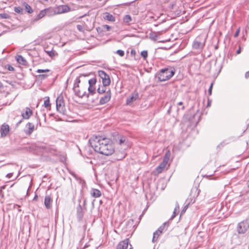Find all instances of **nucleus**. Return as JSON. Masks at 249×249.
<instances>
[{"instance_id":"nucleus-1","label":"nucleus","mask_w":249,"mask_h":249,"mask_svg":"<svg viewBox=\"0 0 249 249\" xmlns=\"http://www.w3.org/2000/svg\"><path fill=\"white\" fill-rule=\"evenodd\" d=\"M91 147L96 152L106 156L110 155L114 152V149L110 140L102 136H95L89 140Z\"/></svg>"},{"instance_id":"nucleus-2","label":"nucleus","mask_w":249,"mask_h":249,"mask_svg":"<svg viewBox=\"0 0 249 249\" xmlns=\"http://www.w3.org/2000/svg\"><path fill=\"white\" fill-rule=\"evenodd\" d=\"M80 83V80L79 77H77L74 81L73 87V90L75 94L80 98H83L84 97H88L89 94H87L86 92L87 88L81 87L80 88L79 86Z\"/></svg>"},{"instance_id":"nucleus-3","label":"nucleus","mask_w":249,"mask_h":249,"mask_svg":"<svg viewBox=\"0 0 249 249\" xmlns=\"http://www.w3.org/2000/svg\"><path fill=\"white\" fill-rule=\"evenodd\" d=\"M170 156V151L168 150L166 153L162 162L156 167V168L153 171V174L154 175H158L159 174L161 173L165 169H167V165L168 161L169 160Z\"/></svg>"},{"instance_id":"nucleus-4","label":"nucleus","mask_w":249,"mask_h":249,"mask_svg":"<svg viewBox=\"0 0 249 249\" xmlns=\"http://www.w3.org/2000/svg\"><path fill=\"white\" fill-rule=\"evenodd\" d=\"M236 231L239 234H244L249 232V220L246 219L239 222L237 225Z\"/></svg>"},{"instance_id":"nucleus-5","label":"nucleus","mask_w":249,"mask_h":249,"mask_svg":"<svg viewBox=\"0 0 249 249\" xmlns=\"http://www.w3.org/2000/svg\"><path fill=\"white\" fill-rule=\"evenodd\" d=\"M206 38L203 36H197L194 40L193 47L194 49L201 51L205 44Z\"/></svg>"},{"instance_id":"nucleus-6","label":"nucleus","mask_w":249,"mask_h":249,"mask_svg":"<svg viewBox=\"0 0 249 249\" xmlns=\"http://www.w3.org/2000/svg\"><path fill=\"white\" fill-rule=\"evenodd\" d=\"M169 226H170V222H169V221H167V222H164L162 224V225H161L160 227H159V229L153 233L152 242L153 243L156 242L157 240L160 235L163 231H166Z\"/></svg>"},{"instance_id":"nucleus-7","label":"nucleus","mask_w":249,"mask_h":249,"mask_svg":"<svg viewBox=\"0 0 249 249\" xmlns=\"http://www.w3.org/2000/svg\"><path fill=\"white\" fill-rule=\"evenodd\" d=\"M171 76V71L168 68L163 69L160 70L159 73V79L161 81H164L169 79Z\"/></svg>"},{"instance_id":"nucleus-8","label":"nucleus","mask_w":249,"mask_h":249,"mask_svg":"<svg viewBox=\"0 0 249 249\" xmlns=\"http://www.w3.org/2000/svg\"><path fill=\"white\" fill-rule=\"evenodd\" d=\"M98 75L102 79L103 85L104 86H109L110 84L109 76L103 71H99Z\"/></svg>"},{"instance_id":"nucleus-9","label":"nucleus","mask_w":249,"mask_h":249,"mask_svg":"<svg viewBox=\"0 0 249 249\" xmlns=\"http://www.w3.org/2000/svg\"><path fill=\"white\" fill-rule=\"evenodd\" d=\"M56 107L58 111L63 113L64 111V103L63 97L59 96L56 100Z\"/></svg>"},{"instance_id":"nucleus-10","label":"nucleus","mask_w":249,"mask_h":249,"mask_svg":"<svg viewBox=\"0 0 249 249\" xmlns=\"http://www.w3.org/2000/svg\"><path fill=\"white\" fill-rule=\"evenodd\" d=\"M56 14H61L67 13L71 10V8L66 5H60L55 7Z\"/></svg>"},{"instance_id":"nucleus-11","label":"nucleus","mask_w":249,"mask_h":249,"mask_svg":"<svg viewBox=\"0 0 249 249\" xmlns=\"http://www.w3.org/2000/svg\"><path fill=\"white\" fill-rule=\"evenodd\" d=\"M139 95L137 91H134L131 95L127 98L126 103L127 105H131L132 103L139 99Z\"/></svg>"},{"instance_id":"nucleus-12","label":"nucleus","mask_w":249,"mask_h":249,"mask_svg":"<svg viewBox=\"0 0 249 249\" xmlns=\"http://www.w3.org/2000/svg\"><path fill=\"white\" fill-rule=\"evenodd\" d=\"M111 98V92L110 89H108L106 92L105 95L101 97L99 103L100 105H104L107 103Z\"/></svg>"},{"instance_id":"nucleus-13","label":"nucleus","mask_w":249,"mask_h":249,"mask_svg":"<svg viewBox=\"0 0 249 249\" xmlns=\"http://www.w3.org/2000/svg\"><path fill=\"white\" fill-rule=\"evenodd\" d=\"M10 130L9 126L6 124H3L1 125L0 129V133L1 137H6Z\"/></svg>"},{"instance_id":"nucleus-14","label":"nucleus","mask_w":249,"mask_h":249,"mask_svg":"<svg viewBox=\"0 0 249 249\" xmlns=\"http://www.w3.org/2000/svg\"><path fill=\"white\" fill-rule=\"evenodd\" d=\"M126 138L125 137L119 135L117 134L116 136H114V141L115 142L119 144L120 145H122L124 144L126 142Z\"/></svg>"},{"instance_id":"nucleus-15","label":"nucleus","mask_w":249,"mask_h":249,"mask_svg":"<svg viewBox=\"0 0 249 249\" xmlns=\"http://www.w3.org/2000/svg\"><path fill=\"white\" fill-rule=\"evenodd\" d=\"M129 244V240L125 239L120 242L117 247V249H127Z\"/></svg>"},{"instance_id":"nucleus-16","label":"nucleus","mask_w":249,"mask_h":249,"mask_svg":"<svg viewBox=\"0 0 249 249\" xmlns=\"http://www.w3.org/2000/svg\"><path fill=\"white\" fill-rule=\"evenodd\" d=\"M27 129L25 130V132L27 135H30L35 130V125L31 123H28L26 124Z\"/></svg>"},{"instance_id":"nucleus-17","label":"nucleus","mask_w":249,"mask_h":249,"mask_svg":"<svg viewBox=\"0 0 249 249\" xmlns=\"http://www.w3.org/2000/svg\"><path fill=\"white\" fill-rule=\"evenodd\" d=\"M45 12L46 13V16L48 17H52L56 14L55 8L53 7H49L46 9H45Z\"/></svg>"},{"instance_id":"nucleus-18","label":"nucleus","mask_w":249,"mask_h":249,"mask_svg":"<svg viewBox=\"0 0 249 249\" xmlns=\"http://www.w3.org/2000/svg\"><path fill=\"white\" fill-rule=\"evenodd\" d=\"M33 112L32 110L29 107H26L25 108V112H23L21 114V116L23 119H28L32 115Z\"/></svg>"},{"instance_id":"nucleus-19","label":"nucleus","mask_w":249,"mask_h":249,"mask_svg":"<svg viewBox=\"0 0 249 249\" xmlns=\"http://www.w3.org/2000/svg\"><path fill=\"white\" fill-rule=\"evenodd\" d=\"M91 195L94 197H99L101 196V192L98 189H92L91 191Z\"/></svg>"},{"instance_id":"nucleus-20","label":"nucleus","mask_w":249,"mask_h":249,"mask_svg":"<svg viewBox=\"0 0 249 249\" xmlns=\"http://www.w3.org/2000/svg\"><path fill=\"white\" fill-rule=\"evenodd\" d=\"M51 198L49 196H47L45 197L44 204L47 209H50L51 208Z\"/></svg>"},{"instance_id":"nucleus-21","label":"nucleus","mask_w":249,"mask_h":249,"mask_svg":"<svg viewBox=\"0 0 249 249\" xmlns=\"http://www.w3.org/2000/svg\"><path fill=\"white\" fill-rule=\"evenodd\" d=\"M77 217L79 220H81L83 216V210L80 204H79L77 209Z\"/></svg>"},{"instance_id":"nucleus-22","label":"nucleus","mask_w":249,"mask_h":249,"mask_svg":"<svg viewBox=\"0 0 249 249\" xmlns=\"http://www.w3.org/2000/svg\"><path fill=\"white\" fill-rule=\"evenodd\" d=\"M45 16H46V13L45 12V9L42 10L40 11V12L39 13V14L37 15L35 19V20L37 21V20L42 18Z\"/></svg>"},{"instance_id":"nucleus-23","label":"nucleus","mask_w":249,"mask_h":249,"mask_svg":"<svg viewBox=\"0 0 249 249\" xmlns=\"http://www.w3.org/2000/svg\"><path fill=\"white\" fill-rule=\"evenodd\" d=\"M18 62L21 65H26V61L21 55H18L16 57Z\"/></svg>"},{"instance_id":"nucleus-24","label":"nucleus","mask_w":249,"mask_h":249,"mask_svg":"<svg viewBox=\"0 0 249 249\" xmlns=\"http://www.w3.org/2000/svg\"><path fill=\"white\" fill-rule=\"evenodd\" d=\"M45 52L52 58L57 55V53L53 50L50 51L45 50Z\"/></svg>"},{"instance_id":"nucleus-25","label":"nucleus","mask_w":249,"mask_h":249,"mask_svg":"<svg viewBox=\"0 0 249 249\" xmlns=\"http://www.w3.org/2000/svg\"><path fill=\"white\" fill-rule=\"evenodd\" d=\"M179 212V206L178 203H177L176 207L174 209L173 214H172V219L174 218V217L176 216L177 214H178Z\"/></svg>"},{"instance_id":"nucleus-26","label":"nucleus","mask_w":249,"mask_h":249,"mask_svg":"<svg viewBox=\"0 0 249 249\" xmlns=\"http://www.w3.org/2000/svg\"><path fill=\"white\" fill-rule=\"evenodd\" d=\"M107 86H104L103 85L101 87H99L97 89V91L99 94H103L105 93L106 94V92L107 91H106L107 89Z\"/></svg>"},{"instance_id":"nucleus-27","label":"nucleus","mask_w":249,"mask_h":249,"mask_svg":"<svg viewBox=\"0 0 249 249\" xmlns=\"http://www.w3.org/2000/svg\"><path fill=\"white\" fill-rule=\"evenodd\" d=\"M23 5L25 7V9L27 13L31 14L33 12V10L28 4L24 2Z\"/></svg>"},{"instance_id":"nucleus-28","label":"nucleus","mask_w":249,"mask_h":249,"mask_svg":"<svg viewBox=\"0 0 249 249\" xmlns=\"http://www.w3.org/2000/svg\"><path fill=\"white\" fill-rule=\"evenodd\" d=\"M123 20L125 23H129L132 21V18L130 15H127L124 17Z\"/></svg>"},{"instance_id":"nucleus-29","label":"nucleus","mask_w":249,"mask_h":249,"mask_svg":"<svg viewBox=\"0 0 249 249\" xmlns=\"http://www.w3.org/2000/svg\"><path fill=\"white\" fill-rule=\"evenodd\" d=\"M105 19L110 21H113L115 20L114 17L112 15L108 13H107Z\"/></svg>"},{"instance_id":"nucleus-30","label":"nucleus","mask_w":249,"mask_h":249,"mask_svg":"<svg viewBox=\"0 0 249 249\" xmlns=\"http://www.w3.org/2000/svg\"><path fill=\"white\" fill-rule=\"evenodd\" d=\"M88 91L89 94L93 95L95 93V88L94 87L89 86L88 88Z\"/></svg>"},{"instance_id":"nucleus-31","label":"nucleus","mask_w":249,"mask_h":249,"mask_svg":"<svg viewBox=\"0 0 249 249\" xmlns=\"http://www.w3.org/2000/svg\"><path fill=\"white\" fill-rule=\"evenodd\" d=\"M96 80L95 78H91L89 80V86L94 87L96 84Z\"/></svg>"},{"instance_id":"nucleus-32","label":"nucleus","mask_w":249,"mask_h":249,"mask_svg":"<svg viewBox=\"0 0 249 249\" xmlns=\"http://www.w3.org/2000/svg\"><path fill=\"white\" fill-rule=\"evenodd\" d=\"M44 106L45 107H48L50 106L49 98L47 97L44 102Z\"/></svg>"},{"instance_id":"nucleus-33","label":"nucleus","mask_w":249,"mask_h":249,"mask_svg":"<svg viewBox=\"0 0 249 249\" xmlns=\"http://www.w3.org/2000/svg\"><path fill=\"white\" fill-rule=\"evenodd\" d=\"M157 37L158 36L155 33H152L150 34V38L153 40H156Z\"/></svg>"},{"instance_id":"nucleus-34","label":"nucleus","mask_w":249,"mask_h":249,"mask_svg":"<svg viewBox=\"0 0 249 249\" xmlns=\"http://www.w3.org/2000/svg\"><path fill=\"white\" fill-rule=\"evenodd\" d=\"M189 206V203L184 206L183 209L182 210L180 213V216L183 215L186 212V210L188 209Z\"/></svg>"},{"instance_id":"nucleus-35","label":"nucleus","mask_w":249,"mask_h":249,"mask_svg":"<svg viewBox=\"0 0 249 249\" xmlns=\"http://www.w3.org/2000/svg\"><path fill=\"white\" fill-rule=\"evenodd\" d=\"M141 56L143 57V58L145 59L147 57L148 53L146 51H142L141 52Z\"/></svg>"},{"instance_id":"nucleus-36","label":"nucleus","mask_w":249,"mask_h":249,"mask_svg":"<svg viewBox=\"0 0 249 249\" xmlns=\"http://www.w3.org/2000/svg\"><path fill=\"white\" fill-rule=\"evenodd\" d=\"M14 11L17 13H20L22 11V9L20 7H16L14 8Z\"/></svg>"},{"instance_id":"nucleus-37","label":"nucleus","mask_w":249,"mask_h":249,"mask_svg":"<svg viewBox=\"0 0 249 249\" xmlns=\"http://www.w3.org/2000/svg\"><path fill=\"white\" fill-rule=\"evenodd\" d=\"M116 53L120 56H124V51L121 50H118L117 51Z\"/></svg>"},{"instance_id":"nucleus-38","label":"nucleus","mask_w":249,"mask_h":249,"mask_svg":"<svg viewBox=\"0 0 249 249\" xmlns=\"http://www.w3.org/2000/svg\"><path fill=\"white\" fill-rule=\"evenodd\" d=\"M50 71V70L48 69H45V70H42V69H38L36 71V72L38 73H42V72H46Z\"/></svg>"},{"instance_id":"nucleus-39","label":"nucleus","mask_w":249,"mask_h":249,"mask_svg":"<svg viewBox=\"0 0 249 249\" xmlns=\"http://www.w3.org/2000/svg\"><path fill=\"white\" fill-rule=\"evenodd\" d=\"M176 106H181V109L183 110L184 109V107L183 106V103L182 102H178L176 104Z\"/></svg>"},{"instance_id":"nucleus-40","label":"nucleus","mask_w":249,"mask_h":249,"mask_svg":"<svg viewBox=\"0 0 249 249\" xmlns=\"http://www.w3.org/2000/svg\"><path fill=\"white\" fill-rule=\"evenodd\" d=\"M48 76L46 74H39L38 75V77L41 80L44 79L46 78Z\"/></svg>"},{"instance_id":"nucleus-41","label":"nucleus","mask_w":249,"mask_h":249,"mask_svg":"<svg viewBox=\"0 0 249 249\" xmlns=\"http://www.w3.org/2000/svg\"><path fill=\"white\" fill-rule=\"evenodd\" d=\"M77 29L81 32L83 31V26L82 25H77Z\"/></svg>"},{"instance_id":"nucleus-42","label":"nucleus","mask_w":249,"mask_h":249,"mask_svg":"<svg viewBox=\"0 0 249 249\" xmlns=\"http://www.w3.org/2000/svg\"><path fill=\"white\" fill-rule=\"evenodd\" d=\"M240 33V28H239L236 31L234 35V36L235 37H237L239 36Z\"/></svg>"},{"instance_id":"nucleus-43","label":"nucleus","mask_w":249,"mask_h":249,"mask_svg":"<svg viewBox=\"0 0 249 249\" xmlns=\"http://www.w3.org/2000/svg\"><path fill=\"white\" fill-rule=\"evenodd\" d=\"M7 69L9 71H13L14 70V68L13 67H12V66L11 65H8L7 66Z\"/></svg>"},{"instance_id":"nucleus-44","label":"nucleus","mask_w":249,"mask_h":249,"mask_svg":"<svg viewBox=\"0 0 249 249\" xmlns=\"http://www.w3.org/2000/svg\"><path fill=\"white\" fill-rule=\"evenodd\" d=\"M213 84L212 83L209 89L208 92H209V95H211L212 94V88H213Z\"/></svg>"},{"instance_id":"nucleus-45","label":"nucleus","mask_w":249,"mask_h":249,"mask_svg":"<svg viewBox=\"0 0 249 249\" xmlns=\"http://www.w3.org/2000/svg\"><path fill=\"white\" fill-rule=\"evenodd\" d=\"M180 12H181L180 11H177L175 14L172 13V18H174V17H173L174 14H175V16H178L180 14Z\"/></svg>"},{"instance_id":"nucleus-46","label":"nucleus","mask_w":249,"mask_h":249,"mask_svg":"<svg viewBox=\"0 0 249 249\" xmlns=\"http://www.w3.org/2000/svg\"><path fill=\"white\" fill-rule=\"evenodd\" d=\"M13 176V173H9L8 174H7V175L6 176V177L7 178H11Z\"/></svg>"},{"instance_id":"nucleus-47","label":"nucleus","mask_w":249,"mask_h":249,"mask_svg":"<svg viewBox=\"0 0 249 249\" xmlns=\"http://www.w3.org/2000/svg\"><path fill=\"white\" fill-rule=\"evenodd\" d=\"M180 44V41L179 42H177L176 44L172 45V48L175 46H178Z\"/></svg>"},{"instance_id":"nucleus-48","label":"nucleus","mask_w":249,"mask_h":249,"mask_svg":"<svg viewBox=\"0 0 249 249\" xmlns=\"http://www.w3.org/2000/svg\"><path fill=\"white\" fill-rule=\"evenodd\" d=\"M6 14H0V16L1 17H2V18H7V16H6Z\"/></svg>"},{"instance_id":"nucleus-49","label":"nucleus","mask_w":249,"mask_h":249,"mask_svg":"<svg viewBox=\"0 0 249 249\" xmlns=\"http://www.w3.org/2000/svg\"><path fill=\"white\" fill-rule=\"evenodd\" d=\"M245 76L246 78H248L249 77V71L246 72Z\"/></svg>"},{"instance_id":"nucleus-50","label":"nucleus","mask_w":249,"mask_h":249,"mask_svg":"<svg viewBox=\"0 0 249 249\" xmlns=\"http://www.w3.org/2000/svg\"><path fill=\"white\" fill-rule=\"evenodd\" d=\"M131 54L132 55H135V54H136V52H135V51L134 50H132L131 51Z\"/></svg>"},{"instance_id":"nucleus-51","label":"nucleus","mask_w":249,"mask_h":249,"mask_svg":"<svg viewBox=\"0 0 249 249\" xmlns=\"http://www.w3.org/2000/svg\"><path fill=\"white\" fill-rule=\"evenodd\" d=\"M241 53V48H239L236 51L237 54H239Z\"/></svg>"},{"instance_id":"nucleus-52","label":"nucleus","mask_w":249,"mask_h":249,"mask_svg":"<svg viewBox=\"0 0 249 249\" xmlns=\"http://www.w3.org/2000/svg\"><path fill=\"white\" fill-rule=\"evenodd\" d=\"M175 69L173 70H172V76H174V74H175Z\"/></svg>"},{"instance_id":"nucleus-53","label":"nucleus","mask_w":249,"mask_h":249,"mask_svg":"<svg viewBox=\"0 0 249 249\" xmlns=\"http://www.w3.org/2000/svg\"><path fill=\"white\" fill-rule=\"evenodd\" d=\"M106 28L107 29V30H109V29H110V27L108 25H106Z\"/></svg>"},{"instance_id":"nucleus-54","label":"nucleus","mask_w":249,"mask_h":249,"mask_svg":"<svg viewBox=\"0 0 249 249\" xmlns=\"http://www.w3.org/2000/svg\"><path fill=\"white\" fill-rule=\"evenodd\" d=\"M171 107V106H170V107H169V109L168 110V111H167V112H168V113H169V112H170Z\"/></svg>"},{"instance_id":"nucleus-55","label":"nucleus","mask_w":249,"mask_h":249,"mask_svg":"<svg viewBox=\"0 0 249 249\" xmlns=\"http://www.w3.org/2000/svg\"><path fill=\"white\" fill-rule=\"evenodd\" d=\"M179 110V108L178 107H177V111H178Z\"/></svg>"},{"instance_id":"nucleus-56","label":"nucleus","mask_w":249,"mask_h":249,"mask_svg":"<svg viewBox=\"0 0 249 249\" xmlns=\"http://www.w3.org/2000/svg\"><path fill=\"white\" fill-rule=\"evenodd\" d=\"M130 247H130L129 249H133V248H132V247H131V245H130Z\"/></svg>"},{"instance_id":"nucleus-57","label":"nucleus","mask_w":249,"mask_h":249,"mask_svg":"<svg viewBox=\"0 0 249 249\" xmlns=\"http://www.w3.org/2000/svg\"><path fill=\"white\" fill-rule=\"evenodd\" d=\"M177 52V51L176 50L174 51V53H176Z\"/></svg>"}]
</instances>
